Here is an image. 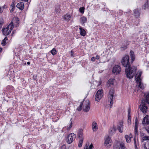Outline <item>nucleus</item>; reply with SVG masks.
<instances>
[{
	"mask_svg": "<svg viewBox=\"0 0 149 149\" xmlns=\"http://www.w3.org/2000/svg\"><path fill=\"white\" fill-rule=\"evenodd\" d=\"M3 12V9H2L1 7L0 6V14L1 13H2Z\"/></svg>",
	"mask_w": 149,
	"mask_h": 149,
	"instance_id": "5fc2aeb1",
	"label": "nucleus"
},
{
	"mask_svg": "<svg viewBox=\"0 0 149 149\" xmlns=\"http://www.w3.org/2000/svg\"><path fill=\"white\" fill-rule=\"evenodd\" d=\"M141 81H139V82H138V84H139V85H138V86H140L141 85H142V84H142V83H141Z\"/></svg>",
	"mask_w": 149,
	"mask_h": 149,
	"instance_id": "603ef678",
	"label": "nucleus"
},
{
	"mask_svg": "<svg viewBox=\"0 0 149 149\" xmlns=\"http://www.w3.org/2000/svg\"><path fill=\"white\" fill-rule=\"evenodd\" d=\"M114 90L112 89L110 90L108 95V100L110 103L111 106L113 104V97Z\"/></svg>",
	"mask_w": 149,
	"mask_h": 149,
	"instance_id": "0eeeda50",
	"label": "nucleus"
},
{
	"mask_svg": "<svg viewBox=\"0 0 149 149\" xmlns=\"http://www.w3.org/2000/svg\"><path fill=\"white\" fill-rule=\"evenodd\" d=\"M7 7V6L6 5H4L2 7V9L3 10V9H4L5 8H6Z\"/></svg>",
	"mask_w": 149,
	"mask_h": 149,
	"instance_id": "09e8293b",
	"label": "nucleus"
},
{
	"mask_svg": "<svg viewBox=\"0 0 149 149\" xmlns=\"http://www.w3.org/2000/svg\"><path fill=\"white\" fill-rule=\"evenodd\" d=\"M86 103L83 106V111L84 112H88L90 109L91 104L89 100H86Z\"/></svg>",
	"mask_w": 149,
	"mask_h": 149,
	"instance_id": "1a4fd4ad",
	"label": "nucleus"
},
{
	"mask_svg": "<svg viewBox=\"0 0 149 149\" xmlns=\"http://www.w3.org/2000/svg\"><path fill=\"white\" fill-rule=\"evenodd\" d=\"M4 40L6 41V40H8V38H7V37H6L4 38Z\"/></svg>",
	"mask_w": 149,
	"mask_h": 149,
	"instance_id": "bf43d9fd",
	"label": "nucleus"
},
{
	"mask_svg": "<svg viewBox=\"0 0 149 149\" xmlns=\"http://www.w3.org/2000/svg\"><path fill=\"white\" fill-rule=\"evenodd\" d=\"M138 126H135L134 129V132L135 134H136L138 132Z\"/></svg>",
	"mask_w": 149,
	"mask_h": 149,
	"instance_id": "58836bf2",
	"label": "nucleus"
},
{
	"mask_svg": "<svg viewBox=\"0 0 149 149\" xmlns=\"http://www.w3.org/2000/svg\"><path fill=\"white\" fill-rule=\"evenodd\" d=\"M114 79H110L108 81V83L109 85H113L114 84Z\"/></svg>",
	"mask_w": 149,
	"mask_h": 149,
	"instance_id": "c756f323",
	"label": "nucleus"
},
{
	"mask_svg": "<svg viewBox=\"0 0 149 149\" xmlns=\"http://www.w3.org/2000/svg\"><path fill=\"white\" fill-rule=\"evenodd\" d=\"M59 119V118L58 117H57V119L56 120H58Z\"/></svg>",
	"mask_w": 149,
	"mask_h": 149,
	"instance_id": "338daca9",
	"label": "nucleus"
},
{
	"mask_svg": "<svg viewBox=\"0 0 149 149\" xmlns=\"http://www.w3.org/2000/svg\"><path fill=\"white\" fill-rule=\"evenodd\" d=\"M19 21L18 18L15 17L13 18L11 22H12L13 24L14 23H15L16 24H15L16 25V26H18V24H19Z\"/></svg>",
	"mask_w": 149,
	"mask_h": 149,
	"instance_id": "4be33fe9",
	"label": "nucleus"
},
{
	"mask_svg": "<svg viewBox=\"0 0 149 149\" xmlns=\"http://www.w3.org/2000/svg\"><path fill=\"white\" fill-rule=\"evenodd\" d=\"M142 72L140 71L139 74L136 77L137 75V73L136 74V76H135V80L136 81V82L137 83L139 82V81H141V79L140 78L141 77V76L142 74Z\"/></svg>",
	"mask_w": 149,
	"mask_h": 149,
	"instance_id": "2eb2a0df",
	"label": "nucleus"
},
{
	"mask_svg": "<svg viewBox=\"0 0 149 149\" xmlns=\"http://www.w3.org/2000/svg\"><path fill=\"white\" fill-rule=\"evenodd\" d=\"M14 111V109L13 108H10L7 109V112H13Z\"/></svg>",
	"mask_w": 149,
	"mask_h": 149,
	"instance_id": "a19ab883",
	"label": "nucleus"
},
{
	"mask_svg": "<svg viewBox=\"0 0 149 149\" xmlns=\"http://www.w3.org/2000/svg\"><path fill=\"white\" fill-rule=\"evenodd\" d=\"M128 42V41L127 40L126 41H125L124 42L122 43L120 47L121 51H122L124 50L127 48V46L129 45Z\"/></svg>",
	"mask_w": 149,
	"mask_h": 149,
	"instance_id": "f8f14e48",
	"label": "nucleus"
},
{
	"mask_svg": "<svg viewBox=\"0 0 149 149\" xmlns=\"http://www.w3.org/2000/svg\"><path fill=\"white\" fill-rule=\"evenodd\" d=\"M134 14L136 18H138L140 15L139 10L137 9H135L134 11Z\"/></svg>",
	"mask_w": 149,
	"mask_h": 149,
	"instance_id": "a878e982",
	"label": "nucleus"
},
{
	"mask_svg": "<svg viewBox=\"0 0 149 149\" xmlns=\"http://www.w3.org/2000/svg\"><path fill=\"white\" fill-rule=\"evenodd\" d=\"M130 57L127 55L124 56L121 61L123 66L125 67V73L127 77L130 79H132L136 74L137 70L136 67L131 66L129 62Z\"/></svg>",
	"mask_w": 149,
	"mask_h": 149,
	"instance_id": "f257e3e1",
	"label": "nucleus"
},
{
	"mask_svg": "<svg viewBox=\"0 0 149 149\" xmlns=\"http://www.w3.org/2000/svg\"><path fill=\"white\" fill-rule=\"evenodd\" d=\"M1 44L3 46H4L6 44V41L4 40H3L2 41Z\"/></svg>",
	"mask_w": 149,
	"mask_h": 149,
	"instance_id": "a18cd8bd",
	"label": "nucleus"
},
{
	"mask_svg": "<svg viewBox=\"0 0 149 149\" xmlns=\"http://www.w3.org/2000/svg\"><path fill=\"white\" fill-rule=\"evenodd\" d=\"M128 123H131L130 112H128Z\"/></svg>",
	"mask_w": 149,
	"mask_h": 149,
	"instance_id": "c9c22d12",
	"label": "nucleus"
},
{
	"mask_svg": "<svg viewBox=\"0 0 149 149\" xmlns=\"http://www.w3.org/2000/svg\"><path fill=\"white\" fill-rule=\"evenodd\" d=\"M7 88L8 89L10 88L11 89V91H13L14 90V87L12 86H7Z\"/></svg>",
	"mask_w": 149,
	"mask_h": 149,
	"instance_id": "ea45409f",
	"label": "nucleus"
},
{
	"mask_svg": "<svg viewBox=\"0 0 149 149\" xmlns=\"http://www.w3.org/2000/svg\"><path fill=\"white\" fill-rule=\"evenodd\" d=\"M77 133L78 136L80 139L83 138V130L82 129H79L77 131Z\"/></svg>",
	"mask_w": 149,
	"mask_h": 149,
	"instance_id": "6ab92c4d",
	"label": "nucleus"
},
{
	"mask_svg": "<svg viewBox=\"0 0 149 149\" xmlns=\"http://www.w3.org/2000/svg\"><path fill=\"white\" fill-rule=\"evenodd\" d=\"M120 148L121 149H126V148L124 145V144L123 143H121L120 144Z\"/></svg>",
	"mask_w": 149,
	"mask_h": 149,
	"instance_id": "f704fd0d",
	"label": "nucleus"
},
{
	"mask_svg": "<svg viewBox=\"0 0 149 149\" xmlns=\"http://www.w3.org/2000/svg\"><path fill=\"white\" fill-rule=\"evenodd\" d=\"M104 144L105 147L107 148H109L111 146L112 141L109 136H108L105 138Z\"/></svg>",
	"mask_w": 149,
	"mask_h": 149,
	"instance_id": "423d86ee",
	"label": "nucleus"
},
{
	"mask_svg": "<svg viewBox=\"0 0 149 149\" xmlns=\"http://www.w3.org/2000/svg\"><path fill=\"white\" fill-rule=\"evenodd\" d=\"M143 140H149V136H145L143 138Z\"/></svg>",
	"mask_w": 149,
	"mask_h": 149,
	"instance_id": "4c0bfd02",
	"label": "nucleus"
},
{
	"mask_svg": "<svg viewBox=\"0 0 149 149\" xmlns=\"http://www.w3.org/2000/svg\"><path fill=\"white\" fill-rule=\"evenodd\" d=\"M95 60V58L94 57H93L91 58V60L93 61H94Z\"/></svg>",
	"mask_w": 149,
	"mask_h": 149,
	"instance_id": "864d4df0",
	"label": "nucleus"
},
{
	"mask_svg": "<svg viewBox=\"0 0 149 149\" xmlns=\"http://www.w3.org/2000/svg\"><path fill=\"white\" fill-rule=\"evenodd\" d=\"M70 123L68 126L64 127L61 130L62 132H64L65 134H67L68 132L72 127V118H71L70 121Z\"/></svg>",
	"mask_w": 149,
	"mask_h": 149,
	"instance_id": "7ed1b4c3",
	"label": "nucleus"
},
{
	"mask_svg": "<svg viewBox=\"0 0 149 149\" xmlns=\"http://www.w3.org/2000/svg\"><path fill=\"white\" fill-rule=\"evenodd\" d=\"M84 149H88L87 146H85Z\"/></svg>",
	"mask_w": 149,
	"mask_h": 149,
	"instance_id": "680f3d73",
	"label": "nucleus"
},
{
	"mask_svg": "<svg viewBox=\"0 0 149 149\" xmlns=\"http://www.w3.org/2000/svg\"><path fill=\"white\" fill-rule=\"evenodd\" d=\"M140 134L141 136V137H142V138H143L144 136V134L142 132H141L140 133Z\"/></svg>",
	"mask_w": 149,
	"mask_h": 149,
	"instance_id": "3c124183",
	"label": "nucleus"
},
{
	"mask_svg": "<svg viewBox=\"0 0 149 149\" xmlns=\"http://www.w3.org/2000/svg\"><path fill=\"white\" fill-rule=\"evenodd\" d=\"M79 29L80 30V34L82 36H85L86 35V31L84 29L80 26L79 28Z\"/></svg>",
	"mask_w": 149,
	"mask_h": 149,
	"instance_id": "393cba45",
	"label": "nucleus"
},
{
	"mask_svg": "<svg viewBox=\"0 0 149 149\" xmlns=\"http://www.w3.org/2000/svg\"><path fill=\"white\" fill-rule=\"evenodd\" d=\"M84 100V99L83 100L80 102V104L79 106H78L77 109L76 110L78 111H80L83 109V104Z\"/></svg>",
	"mask_w": 149,
	"mask_h": 149,
	"instance_id": "b1692460",
	"label": "nucleus"
},
{
	"mask_svg": "<svg viewBox=\"0 0 149 149\" xmlns=\"http://www.w3.org/2000/svg\"><path fill=\"white\" fill-rule=\"evenodd\" d=\"M14 26L12 22H11L9 24L6 28H3L2 31L4 36L9 35L13 29Z\"/></svg>",
	"mask_w": 149,
	"mask_h": 149,
	"instance_id": "f03ea898",
	"label": "nucleus"
},
{
	"mask_svg": "<svg viewBox=\"0 0 149 149\" xmlns=\"http://www.w3.org/2000/svg\"><path fill=\"white\" fill-rule=\"evenodd\" d=\"M118 129L120 132L122 133L123 131V122H120L119 123L118 126Z\"/></svg>",
	"mask_w": 149,
	"mask_h": 149,
	"instance_id": "aec40b11",
	"label": "nucleus"
},
{
	"mask_svg": "<svg viewBox=\"0 0 149 149\" xmlns=\"http://www.w3.org/2000/svg\"><path fill=\"white\" fill-rule=\"evenodd\" d=\"M92 129L93 132H95L98 129V125L97 123L95 122H93L92 125Z\"/></svg>",
	"mask_w": 149,
	"mask_h": 149,
	"instance_id": "f3484780",
	"label": "nucleus"
},
{
	"mask_svg": "<svg viewBox=\"0 0 149 149\" xmlns=\"http://www.w3.org/2000/svg\"><path fill=\"white\" fill-rule=\"evenodd\" d=\"M11 6H12V7L13 8H12V9L10 10V13L12 12L14 10V8H15L14 6L13 7L12 5H11Z\"/></svg>",
	"mask_w": 149,
	"mask_h": 149,
	"instance_id": "de8ad7c7",
	"label": "nucleus"
},
{
	"mask_svg": "<svg viewBox=\"0 0 149 149\" xmlns=\"http://www.w3.org/2000/svg\"><path fill=\"white\" fill-rule=\"evenodd\" d=\"M142 147L145 149H149V142H147L142 146Z\"/></svg>",
	"mask_w": 149,
	"mask_h": 149,
	"instance_id": "c85d7f7f",
	"label": "nucleus"
},
{
	"mask_svg": "<svg viewBox=\"0 0 149 149\" xmlns=\"http://www.w3.org/2000/svg\"><path fill=\"white\" fill-rule=\"evenodd\" d=\"M143 93L144 94V97L142 101L145 103L146 102L149 104V92H147Z\"/></svg>",
	"mask_w": 149,
	"mask_h": 149,
	"instance_id": "9b49d317",
	"label": "nucleus"
},
{
	"mask_svg": "<svg viewBox=\"0 0 149 149\" xmlns=\"http://www.w3.org/2000/svg\"><path fill=\"white\" fill-rule=\"evenodd\" d=\"M83 141V138L80 139V140L78 144V146L79 147H81L82 146Z\"/></svg>",
	"mask_w": 149,
	"mask_h": 149,
	"instance_id": "7c9ffc66",
	"label": "nucleus"
},
{
	"mask_svg": "<svg viewBox=\"0 0 149 149\" xmlns=\"http://www.w3.org/2000/svg\"><path fill=\"white\" fill-rule=\"evenodd\" d=\"M99 57H100V56H99L98 55H97L96 56V59H99Z\"/></svg>",
	"mask_w": 149,
	"mask_h": 149,
	"instance_id": "4d7b16f0",
	"label": "nucleus"
},
{
	"mask_svg": "<svg viewBox=\"0 0 149 149\" xmlns=\"http://www.w3.org/2000/svg\"><path fill=\"white\" fill-rule=\"evenodd\" d=\"M145 129L148 133L149 134V126H148L146 127Z\"/></svg>",
	"mask_w": 149,
	"mask_h": 149,
	"instance_id": "37998d69",
	"label": "nucleus"
},
{
	"mask_svg": "<svg viewBox=\"0 0 149 149\" xmlns=\"http://www.w3.org/2000/svg\"><path fill=\"white\" fill-rule=\"evenodd\" d=\"M143 125L149 124V116L147 115L144 118L142 121Z\"/></svg>",
	"mask_w": 149,
	"mask_h": 149,
	"instance_id": "dca6fc26",
	"label": "nucleus"
},
{
	"mask_svg": "<svg viewBox=\"0 0 149 149\" xmlns=\"http://www.w3.org/2000/svg\"><path fill=\"white\" fill-rule=\"evenodd\" d=\"M21 1H24L25 2H27L29 0H21Z\"/></svg>",
	"mask_w": 149,
	"mask_h": 149,
	"instance_id": "052dcab7",
	"label": "nucleus"
},
{
	"mask_svg": "<svg viewBox=\"0 0 149 149\" xmlns=\"http://www.w3.org/2000/svg\"><path fill=\"white\" fill-rule=\"evenodd\" d=\"M84 9L85 8L84 7L80 8L79 9L80 12L82 13H84Z\"/></svg>",
	"mask_w": 149,
	"mask_h": 149,
	"instance_id": "e433bc0d",
	"label": "nucleus"
},
{
	"mask_svg": "<svg viewBox=\"0 0 149 149\" xmlns=\"http://www.w3.org/2000/svg\"><path fill=\"white\" fill-rule=\"evenodd\" d=\"M70 109V108H68L67 109V111H69Z\"/></svg>",
	"mask_w": 149,
	"mask_h": 149,
	"instance_id": "0e129e2a",
	"label": "nucleus"
},
{
	"mask_svg": "<svg viewBox=\"0 0 149 149\" xmlns=\"http://www.w3.org/2000/svg\"><path fill=\"white\" fill-rule=\"evenodd\" d=\"M103 91L102 89L98 90L95 95V100L99 101L102 98L103 95Z\"/></svg>",
	"mask_w": 149,
	"mask_h": 149,
	"instance_id": "39448f33",
	"label": "nucleus"
},
{
	"mask_svg": "<svg viewBox=\"0 0 149 149\" xmlns=\"http://www.w3.org/2000/svg\"><path fill=\"white\" fill-rule=\"evenodd\" d=\"M138 86L139 88L142 90H143L144 88L143 84H141L140 86Z\"/></svg>",
	"mask_w": 149,
	"mask_h": 149,
	"instance_id": "79ce46f5",
	"label": "nucleus"
},
{
	"mask_svg": "<svg viewBox=\"0 0 149 149\" xmlns=\"http://www.w3.org/2000/svg\"><path fill=\"white\" fill-rule=\"evenodd\" d=\"M121 71L120 66L118 65H115L113 68L112 72L115 74H117L120 73Z\"/></svg>",
	"mask_w": 149,
	"mask_h": 149,
	"instance_id": "6e6552de",
	"label": "nucleus"
},
{
	"mask_svg": "<svg viewBox=\"0 0 149 149\" xmlns=\"http://www.w3.org/2000/svg\"><path fill=\"white\" fill-rule=\"evenodd\" d=\"M123 11L121 10H119V14L120 15H122L123 14Z\"/></svg>",
	"mask_w": 149,
	"mask_h": 149,
	"instance_id": "8fccbe9b",
	"label": "nucleus"
},
{
	"mask_svg": "<svg viewBox=\"0 0 149 149\" xmlns=\"http://www.w3.org/2000/svg\"><path fill=\"white\" fill-rule=\"evenodd\" d=\"M22 65H25L26 64V62H25V63L24 62V61H23L22 63Z\"/></svg>",
	"mask_w": 149,
	"mask_h": 149,
	"instance_id": "13d9d810",
	"label": "nucleus"
},
{
	"mask_svg": "<svg viewBox=\"0 0 149 149\" xmlns=\"http://www.w3.org/2000/svg\"><path fill=\"white\" fill-rule=\"evenodd\" d=\"M138 126V123L137 119L136 118L135 120V126Z\"/></svg>",
	"mask_w": 149,
	"mask_h": 149,
	"instance_id": "49530a36",
	"label": "nucleus"
},
{
	"mask_svg": "<svg viewBox=\"0 0 149 149\" xmlns=\"http://www.w3.org/2000/svg\"><path fill=\"white\" fill-rule=\"evenodd\" d=\"M147 5H148V3L147 2L143 6V8L145 10L146 7V6Z\"/></svg>",
	"mask_w": 149,
	"mask_h": 149,
	"instance_id": "c03bdc74",
	"label": "nucleus"
},
{
	"mask_svg": "<svg viewBox=\"0 0 149 149\" xmlns=\"http://www.w3.org/2000/svg\"><path fill=\"white\" fill-rule=\"evenodd\" d=\"M51 53L53 55H54L56 54V51L55 48H53L50 51Z\"/></svg>",
	"mask_w": 149,
	"mask_h": 149,
	"instance_id": "72a5a7b5",
	"label": "nucleus"
},
{
	"mask_svg": "<svg viewBox=\"0 0 149 149\" xmlns=\"http://www.w3.org/2000/svg\"><path fill=\"white\" fill-rule=\"evenodd\" d=\"M89 145L87 144H86L85 146H87L88 149H92L94 148V146L92 143H91L90 145L88 147Z\"/></svg>",
	"mask_w": 149,
	"mask_h": 149,
	"instance_id": "2f4dec72",
	"label": "nucleus"
},
{
	"mask_svg": "<svg viewBox=\"0 0 149 149\" xmlns=\"http://www.w3.org/2000/svg\"><path fill=\"white\" fill-rule=\"evenodd\" d=\"M71 16L70 14L67 13L64 15L63 19L66 21H69L71 19Z\"/></svg>",
	"mask_w": 149,
	"mask_h": 149,
	"instance_id": "5701e85b",
	"label": "nucleus"
},
{
	"mask_svg": "<svg viewBox=\"0 0 149 149\" xmlns=\"http://www.w3.org/2000/svg\"><path fill=\"white\" fill-rule=\"evenodd\" d=\"M116 131V127L113 126L110 128L109 131V134L110 135H112L115 133Z\"/></svg>",
	"mask_w": 149,
	"mask_h": 149,
	"instance_id": "ddd939ff",
	"label": "nucleus"
},
{
	"mask_svg": "<svg viewBox=\"0 0 149 149\" xmlns=\"http://www.w3.org/2000/svg\"><path fill=\"white\" fill-rule=\"evenodd\" d=\"M71 56H73V54H74V53H73V51H72V50L71 51Z\"/></svg>",
	"mask_w": 149,
	"mask_h": 149,
	"instance_id": "6e6d98bb",
	"label": "nucleus"
},
{
	"mask_svg": "<svg viewBox=\"0 0 149 149\" xmlns=\"http://www.w3.org/2000/svg\"><path fill=\"white\" fill-rule=\"evenodd\" d=\"M125 138L126 140V141L127 143H130L131 141V139L132 137V134H130L129 135H126L125 136Z\"/></svg>",
	"mask_w": 149,
	"mask_h": 149,
	"instance_id": "4468645a",
	"label": "nucleus"
},
{
	"mask_svg": "<svg viewBox=\"0 0 149 149\" xmlns=\"http://www.w3.org/2000/svg\"><path fill=\"white\" fill-rule=\"evenodd\" d=\"M130 111H131L130 109H128V112H130Z\"/></svg>",
	"mask_w": 149,
	"mask_h": 149,
	"instance_id": "69168bd1",
	"label": "nucleus"
},
{
	"mask_svg": "<svg viewBox=\"0 0 149 149\" xmlns=\"http://www.w3.org/2000/svg\"><path fill=\"white\" fill-rule=\"evenodd\" d=\"M139 109L141 112H147L148 107L144 102L142 101L139 106Z\"/></svg>",
	"mask_w": 149,
	"mask_h": 149,
	"instance_id": "9d476101",
	"label": "nucleus"
},
{
	"mask_svg": "<svg viewBox=\"0 0 149 149\" xmlns=\"http://www.w3.org/2000/svg\"><path fill=\"white\" fill-rule=\"evenodd\" d=\"M87 20L86 18L84 16L81 17L80 19V22L82 24H84L86 23L87 22Z\"/></svg>",
	"mask_w": 149,
	"mask_h": 149,
	"instance_id": "bb28decb",
	"label": "nucleus"
},
{
	"mask_svg": "<svg viewBox=\"0 0 149 149\" xmlns=\"http://www.w3.org/2000/svg\"><path fill=\"white\" fill-rule=\"evenodd\" d=\"M130 55L131 58V62L132 63L135 60V56L134 52L132 50L130 51Z\"/></svg>",
	"mask_w": 149,
	"mask_h": 149,
	"instance_id": "412c9836",
	"label": "nucleus"
},
{
	"mask_svg": "<svg viewBox=\"0 0 149 149\" xmlns=\"http://www.w3.org/2000/svg\"><path fill=\"white\" fill-rule=\"evenodd\" d=\"M134 143L135 149L138 148L137 147L139 146V143L138 139H136L135 138L134 139Z\"/></svg>",
	"mask_w": 149,
	"mask_h": 149,
	"instance_id": "cd10ccee",
	"label": "nucleus"
},
{
	"mask_svg": "<svg viewBox=\"0 0 149 149\" xmlns=\"http://www.w3.org/2000/svg\"><path fill=\"white\" fill-rule=\"evenodd\" d=\"M24 4L23 3L21 2L17 4L16 7L21 10H23L24 8Z\"/></svg>",
	"mask_w": 149,
	"mask_h": 149,
	"instance_id": "a211bd4d",
	"label": "nucleus"
},
{
	"mask_svg": "<svg viewBox=\"0 0 149 149\" xmlns=\"http://www.w3.org/2000/svg\"><path fill=\"white\" fill-rule=\"evenodd\" d=\"M4 23L3 20L2 18H0V29L1 28Z\"/></svg>",
	"mask_w": 149,
	"mask_h": 149,
	"instance_id": "473e14b6",
	"label": "nucleus"
},
{
	"mask_svg": "<svg viewBox=\"0 0 149 149\" xmlns=\"http://www.w3.org/2000/svg\"><path fill=\"white\" fill-rule=\"evenodd\" d=\"M76 135L73 133H70L67 137V142L69 144H71L75 140Z\"/></svg>",
	"mask_w": 149,
	"mask_h": 149,
	"instance_id": "20e7f679",
	"label": "nucleus"
},
{
	"mask_svg": "<svg viewBox=\"0 0 149 149\" xmlns=\"http://www.w3.org/2000/svg\"><path fill=\"white\" fill-rule=\"evenodd\" d=\"M27 63V64L28 65H30V62H28Z\"/></svg>",
	"mask_w": 149,
	"mask_h": 149,
	"instance_id": "e2e57ef3",
	"label": "nucleus"
}]
</instances>
